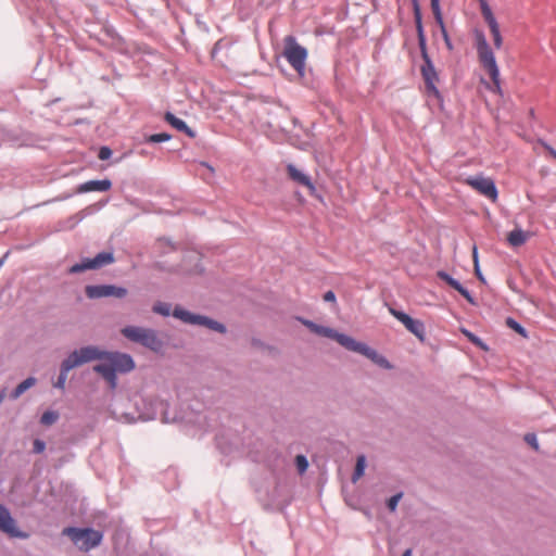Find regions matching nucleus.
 Listing matches in <instances>:
<instances>
[{
    "mask_svg": "<svg viewBox=\"0 0 556 556\" xmlns=\"http://www.w3.org/2000/svg\"><path fill=\"white\" fill-rule=\"evenodd\" d=\"M366 457L365 455L357 456L354 472L352 475V481L355 483L365 472Z\"/></svg>",
    "mask_w": 556,
    "mask_h": 556,
    "instance_id": "nucleus-26",
    "label": "nucleus"
},
{
    "mask_svg": "<svg viewBox=\"0 0 556 556\" xmlns=\"http://www.w3.org/2000/svg\"><path fill=\"white\" fill-rule=\"evenodd\" d=\"M525 441L531 445L535 451L539 450V443H538V439H536V435L534 433H527L525 435Z\"/></svg>",
    "mask_w": 556,
    "mask_h": 556,
    "instance_id": "nucleus-37",
    "label": "nucleus"
},
{
    "mask_svg": "<svg viewBox=\"0 0 556 556\" xmlns=\"http://www.w3.org/2000/svg\"><path fill=\"white\" fill-rule=\"evenodd\" d=\"M155 403H156V405L160 406V408L162 410V421L163 422H168L169 419H168V417H167V415L165 413V408H166L167 404H165L163 401H156Z\"/></svg>",
    "mask_w": 556,
    "mask_h": 556,
    "instance_id": "nucleus-42",
    "label": "nucleus"
},
{
    "mask_svg": "<svg viewBox=\"0 0 556 556\" xmlns=\"http://www.w3.org/2000/svg\"><path fill=\"white\" fill-rule=\"evenodd\" d=\"M437 275L442 281L446 282L451 288L458 291L470 304H476L471 293L457 279L453 278L450 274L443 270L438 271Z\"/></svg>",
    "mask_w": 556,
    "mask_h": 556,
    "instance_id": "nucleus-18",
    "label": "nucleus"
},
{
    "mask_svg": "<svg viewBox=\"0 0 556 556\" xmlns=\"http://www.w3.org/2000/svg\"><path fill=\"white\" fill-rule=\"evenodd\" d=\"M490 31L493 37L494 47L496 49H501L502 45H503V38L501 35L500 25H492V27L490 28Z\"/></svg>",
    "mask_w": 556,
    "mask_h": 556,
    "instance_id": "nucleus-31",
    "label": "nucleus"
},
{
    "mask_svg": "<svg viewBox=\"0 0 556 556\" xmlns=\"http://www.w3.org/2000/svg\"><path fill=\"white\" fill-rule=\"evenodd\" d=\"M472 257H473V263L475 265L476 264H479V261H478V250H477V247L475 245L473 249H472Z\"/></svg>",
    "mask_w": 556,
    "mask_h": 556,
    "instance_id": "nucleus-45",
    "label": "nucleus"
},
{
    "mask_svg": "<svg viewBox=\"0 0 556 556\" xmlns=\"http://www.w3.org/2000/svg\"><path fill=\"white\" fill-rule=\"evenodd\" d=\"M114 263L113 252H100L93 258H85L80 263L74 264L70 267V274H78L89 269H99L106 265Z\"/></svg>",
    "mask_w": 556,
    "mask_h": 556,
    "instance_id": "nucleus-7",
    "label": "nucleus"
},
{
    "mask_svg": "<svg viewBox=\"0 0 556 556\" xmlns=\"http://www.w3.org/2000/svg\"><path fill=\"white\" fill-rule=\"evenodd\" d=\"M545 148H546V150L549 152V154H551L554 159H556V151H555L552 147H549V146H545Z\"/></svg>",
    "mask_w": 556,
    "mask_h": 556,
    "instance_id": "nucleus-46",
    "label": "nucleus"
},
{
    "mask_svg": "<svg viewBox=\"0 0 556 556\" xmlns=\"http://www.w3.org/2000/svg\"><path fill=\"white\" fill-rule=\"evenodd\" d=\"M475 275L477 276V278H478L481 282H485L484 276L482 275V273H481V270H480V266H479V264H476V266H475Z\"/></svg>",
    "mask_w": 556,
    "mask_h": 556,
    "instance_id": "nucleus-44",
    "label": "nucleus"
},
{
    "mask_svg": "<svg viewBox=\"0 0 556 556\" xmlns=\"http://www.w3.org/2000/svg\"><path fill=\"white\" fill-rule=\"evenodd\" d=\"M155 417H156L155 414H151V415L144 416L143 419L149 420V419H154Z\"/></svg>",
    "mask_w": 556,
    "mask_h": 556,
    "instance_id": "nucleus-47",
    "label": "nucleus"
},
{
    "mask_svg": "<svg viewBox=\"0 0 556 556\" xmlns=\"http://www.w3.org/2000/svg\"><path fill=\"white\" fill-rule=\"evenodd\" d=\"M401 556H412V549H406Z\"/></svg>",
    "mask_w": 556,
    "mask_h": 556,
    "instance_id": "nucleus-48",
    "label": "nucleus"
},
{
    "mask_svg": "<svg viewBox=\"0 0 556 556\" xmlns=\"http://www.w3.org/2000/svg\"><path fill=\"white\" fill-rule=\"evenodd\" d=\"M323 298L325 302H336V294L331 290L327 291Z\"/></svg>",
    "mask_w": 556,
    "mask_h": 556,
    "instance_id": "nucleus-43",
    "label": "nucleus"
},
{
    "mask_svg": "<svg viewBox=\"0 0 556 556\" xmlns=\"http://www.w3.org/2000/svg\"><path fill=\"white\" fill-rule=\"evenodd\" d=\"M480 2H481L482 16H483L484 21L486 22V24L489 25V27L491 28L492 25H498L488 2L485 0H480Z\"/></svg>",
    "mask_w": 556,
    "mask_h": 556,
    "instance_id": "nucleus-25",
    "label": "nucleus"
},
{
    "mask_svg": "<svg viewBox=\"0 0 556 556\" xmlns=\"http://www.w3.org/2000/svg\"><path fill=\"white\" fill-rule=\"evenodd\" d=\"M111 156H112V150L109 147L104 146V147L100 148L99 153H98V157L101 161H106Z\"/></svg>",
    "mask_w": 556,
    "mask_h": 556,
    "instance_id": "nucleus-36",
    "label": "nucleus"
},
{
    "mask_svg": "<svg viewBox=\"0 0 556 556\" xmlns=\"http://www.w3.org/2000/svg\"><path fill=\"white\" fill-rule=\"evenodd\" d=\"M349 351L366 356L367 358H369L370 361H372L375 364L382 368H392V365L383 355L379 354L376 350L369 348L367 344L356 341L355 339L352 345L350 346Z\"/></svg>",
    "mask_w": 556,
    "mask_h": 556,
    "instance_id": "nucleus-14",
    "label": "nucleus"
},
{
    "mask_svg": "<svg viewBox=\"0 0 556 556\" xmlns=\"http://www.w3.org/2000/svg\"><path fill=\"white\" fill-rule=\"evenodd\" d=\"M99 356L100 354L97 352V346L93 345H86L71 352L61 363L60 374L54 383V388L64 390L67 375L72 369L89 362L97 361V357Z\"/></svg>",
    "mask_w": 556,
    "mask_h": 556,
    "instance_id": "nucleus-3",
    "label": "nucleus"
},
{
    "mask_svg": "<svg viewBox=\"0 0 556 556\" xmlns=\"http://www.w3.org/2000/svg\"><path fill=\"white\" fill-rule=\"evenodd\" d=\"M528 239L527 232L520 228H516L508 233L507 241L511 247H520L526 243Z\"/></svg>",
    "mask_w": 556,
    "mask_h": 556,
    "instance_id": "nucleus-22",
    "label": "nucleus"
},
{
    "mask_svg": "<svg viewBox=\"0 0 556 556\" xmlns=\"http://www.w3.org/2000/svg\"><path fill=\"white\" fill-rule=\"evenodd\" d=\"M467 184L485 198L492 201H495L497 199V188L495 186V182L491 178L481 175L476 177H469L467 179Z\"/></svg>",
    "mask_w": 556,
    "mask_h": 556,
    "instance_id": "nucleus-12",
    "label": "nucleus"
},
{
    "mask_svg": "<svg viewBox=\"0 0 556 556\" xmlns=\"http://www.w3.org/2000/svg\"><path fill=\"white\" fill-rule=\"evenodd\" d=\"M0 530L10 538L27 539L29 536L28 533L18 530L9 509L2 504H0Z\"/></svg>",
    "mask_w": 556,
    "mask_h": 556,
    "instance_id": "nucleus-13",
    "label": "nucleus"
},
{
    "mask_svg": "<svg viewBox=\"0 0 556 556\" xmlns=\"http://www.w3.org/2000/svg\"><path fill=\"white\" fill-rule=\"evenodd\" d=\"M402 496H403V493L399 492V493L392 495L388 500L387 507L389 508L390 511H395L396 510V507H397L399 502L401 501Z\"/></svg>",
    "mask_w": 556,
    "mask_h": 556,
    "instance_id": "nucleus-33",
    "label": "nucleus"
},
{
    "mask_svg": "<svg viewBox=\"0 0 556 556\" xmlns=\"http://www.w3.org/2000/svg\"><path fill=\"white\" fill-rule=\"evenodd\" d=\"M5 257H7V254L2 258H0V266H2V264L4 263Z\"/></svg>",
    "mask_w": 556,
    "mask_h": 556,
    "instance_id": "nucleus-49",
    "label": "nucleus"
},
{
    "mask_svg": "<svg viewBox=\"0 0 556 556\" xmlns=\"http://www.w3.org/2000/svg\"><path fill=\"white\" fill-rule=\"evenodd\" d=\"M412 7H413L415 26H416V31H417L418 46H419L420 54H421V58L424 61V63L420 67V73H421L422 79L425 81L427 92L431 96H434L435 98H439L440 91L437 88V83L439 81V76H438L437 70L434 67V64L428 53L427 38L425 35L419 0H412Z\"/></svg>",
    "mask_w": 556,
    "mask_h": 556,
    "instance_id": "nucleus-1",
    "label": "nucleus"
},
{
    "mask_svg": "<svg viewBox=\"0 0 556 556\" xmlns=\"http://www.w3.org/2000/svg\"><path fill=\"white\" fill-rule=\"evenodd\" d=\"M152 311L155 314H159V315L167 317V316L170 315V304L164 303V302H156L153 305Z\"/></svg>",
    "mask_w": 556,
    "mask_h": 556,
    "instance_id": "nucleus-29",
    "label": "nucleus"
},
{
    "mask_svg": "<svg viewBox=\"0 0 556 556\" xmlns=\"http://www.w3.org/2000/svg\"><path fill=\"white\" fill-rule=\"evenodd\" d=\"M112 187V181L110 179L102 180H88L84 184H80L77 188L78 193H86L92 191L104 192L110 190Z\"/></svg>",
    "mask_w": 556,
    "mask_h": 556,
    "instance_id": "nucleus-19",
    "label": "nucleus"
},
{
    "mask_svg": "<svg viewBox=\"0 0 556 556\" xmlns=\"http://www.w3.org/2000/svg\"><path fill=\"white\" fill-rule=\"evenodd\" d=\"M295 466L300 473H304L308 468V460L304 455H298L295 457Z\"/></svg>",
    "mask_w": 556,
    "mask_h": 556,
    "instance_id": "nucleus-32",
    "label": "nucleus"
},
{
    "mask_svg": "<svg viewBox=\"0 0 556 556\" xmlns=\"http://www.w3.org/2000/svg\"><path fill=\"white\" fill-rule=\"evenodd\" d=\"M283 56L287 59L289 64L294 71L301 76L305 73V62L307 59V50L303 46L299 45L294 36H287L283 40Z\"/></svg>",
    "mask_w": 556,
    "mask_h": 556,
    "instance_id": "nucleus-5",
    "label": "nucleus"
},
{
    "mask_svg": "<svg viewBox=\"0 0 556 556\" xmlns=\"http://www.w3.org/2000/svg\"><path fill=\"white\" fill-rule=\"evenodd\" d=\"M65 534H68L75 543H78L79 541H84V543L87 545V547H94L101 543L102 540V533L100 531L86 528V529H79V528H66L63 531Z\"/></svg>",
    "mask_w": 556,
    "mask_h": 556,
    "instance_id": "nucleus-10",
    "label": "nucleus"
},
{
    "mask_svg": "<svg viewBox=\"0 0 556 556\" xmlns=\"http://www.w3.org/2000/svg\"><path fill=\"white\" fill-rule=\"evenodd\" d=\"M84 218V214L81 212L70 216L63 222L59 223V227L61 230H72L75 228Z\"/></svg>",
    "mask_w": 556,
    "mask_h": 556,
    "instance_id": "nucleus-24",
    "label": "nucleus"
},
{
    "mask_svg": "<svg viewBox=\"0 0 556 556\" xmlns=\"http://www.w3.org/2000/svg\"><path fill=\"white\" fill-rule=\"evenodd\" d=\"M430 7L432 10L435 23L438 24V26L440 28V31L443 33V31L447 30L444 20H443L441 7H440V0H430Z\"/></svg>",
    "mask_w": 556,
    "mask_h": 556,
    "instance_id": "nucleus-23",
    "label": "nucleus"
},
{
    "mask_svg": "<svg viewBox=\"0 0 556 556\" xmlns=\"http://www.w3.org/2000/svg\"><path fill=\"white\" fill-rule=\"evenodd\" d=\"M287 173H288L289 178L292 181H294L295 184H298L300 186L306 187L308 189L311 195L316 194V187L307 174L300 170L293 164L287 165Z\"/></svg>",
    "mask_w": 556,
    "mask_h": 556,
    "instance_id": "nucleus-15",
    "label": "nucleus"
},
{
    "mask_svg": "<svg viewBox=\"0 0 556 556\" xmlns=\"http://www.w3.org/2000/svg\"><path fill=\"white\" fill-rule=\"evenodd\" d=\"M299 320L305 326L307 327L312 332L316 333V329L318 328V324L312 321V320H308V319H304V318H299Z\"/></svg>",
    "mask_w": 556,
    "mask_h": 556,
    "instance_id": "nucleus-40",
    "label": "nucleus"
},
{
    "mask_svg": "<svg viewBox=\"0 0 556 556\" xmlns=\"http://www.w3.org/2000/svg\"><path fill=\"white\" fill-rule=\"evenodd\" d=\"M98 354H100L97 359H108L111 361L115 372H129L135 368V362L129 354L119 353V352H105L101 351L97 348Z\"/></svg>",
    "mask_w": 556,
    "mask_h": 556,
    "instance_id": "nucleus-9",
    "label": "nucleus"
},
{
    "mask_svg": "<svg viewBox=\"0 0 556 556\" xmlns=\"http://www.w3.org/2000/svg\"><path fill=\"white\" fill-rule=\"evenodd\" d=\"M299 320L305 326L307 327L312 332L316 333V329L318 328V324L312 321V320H308V319H304V318H299Z\"/></svg>",
    "mask_w": 556,
    "mask_h": 556,
    "instance_id": "nucleus-39",
    "label": "nucleus"
},
{
    "mask_svg": "<svg viewBox=\"0 0 556 556\" xmlns=\"http://www.w3.org/2000/svg\"><path fill=\"white\" fill-rule=\"evenodd\" d=\"M104 362L93 366V371L103 377L110 384L111 389H115L117 384V377L111 361L103 359Z\"/></svg>",
    "mask_w": 556,
    "mask_h": 556,
    "instance_id": "nucleus-17",
    "label": "nucleus"
},
{
    "mask_svg": "<svg viewBox=\"0 0 556 556\" xmlns=\"http://www.w3.org/2000/svg\"><path fill=\"white\" fill-rule=\"evenodd\" d=\"M475 47L482 67L488 71L494 87L491 89L493 92L501 93L500 70L493 50L491 49L485 35L482 30L476 29Z\"/></svg>",
    "mask_w": 556,
    "mask_h": 556,
    "instance_id": "nucleus-2",
    "label": "nucleus"
},
{
    "mask_svg": "<svg viewBox=\"0 0 556 556\" xmlns=\"http://www.w3.org/2000/svg\"><path fill=\"white\" fill-rule=\"evenodd\" d=\"M389 312L392 316H394L399 321H401L405 328L412 332L416 338H418L421 342L425 341L426 338V328L421 320L414 319L408 314L395 309L393 307L389 308Z\"/></svg>",
    "mask_w": 556,
    "mask_h": 556,
    "instance_id": "nucleus-11",
    "label": "nucleus"
},
{
    "mask_svg": "<svg viewBox=\"0 0 556 556\" xmlns=\"http://www.w3.org/2000/svg\"><path fill=\"white\" fill-rule=\"evenodd\" d=\"M463 332L469 339V341L472 342L475 345L480 346V348L486 350V345L476 334H473L472 332H470L468 330H464Z\"/></svg>",
    "mask_w": 556,
    "mask_h": 556,
    "instance_id": "nucleus-34",
    "label": "nucleus"
},
{
    "mask_svg": "<svg viewBox=\"0 0 556 556\" xmlns=\"http://www.w3.org/2000/svg\"><path fill=\"white\" fill-rule=\"evenodd\" d=\"M165 121L177 130L186 134L189 138L195 137V132L186 124V122L181 118H178L173 113L166 112Z\"/></svg>",
    "mask_w": 556,
    "mask_h": 556,
    "instance_id": "nucleus-20",
    "label": "nucleus"
},
{
    "mask_svg": "<svg viewBox=\"0 0 556 556\" xmlns=\"http://www.w3.org/2000/svg\"><path fill=\"white\" fill-rule=\"evenodd\" d=\"M172 138V136L167 132H160V134H153L147 137L146 141L148 143H161L168 141Z\"/></svg>",
    "mask_w": 556,
    "mask_h": 556,
    "instance_id": "nucleus-30",
    "label": "nucleus"
},
{
    "mask_svg": "<svg viewBox=\"0 0 556 556\" xmlns=\"http://www.w3.org/2000/svg\"><path fill=\"white\" fill-rule=\"evenodd\" d=\"M441 35H442V38H443V40L445 42V46H446L447 50L448 51H453L454 46H453V42H452V40L450 38V35H448L447 30L441 33Z\"/></svg>",
    "mask_w": 556,
    "mask_h": 556,
    "instance_id": "nucleus-41",
    "label": "nucleus"
},
{
    "mask_svg": "<svg viewBox=\"0 0 556 556\" xmlns=\"http://www.w3.org/2000/svg\"><path fill=\"white\" fill-rule=\"evenodd\" d=\"M85 293L91 300L110 296L123 299L127 295L128 290L115 285H88L85 288Z\"/></svg>",
    "mask_w": 556,
    "mask_h": 556,
    "instance_id": "nucleus-8",
    "label": "nucleus"
},
{
    "mask_svg": "<svg viewBox=\"0 0 556 556\" xmlns=\"http://www.w3.org/2000/svg\"><path fill=\"white\" fill-rule=\"evenodd\" d=\"M46 450V442L40 439H35L33 442V452L35 454H41Z\"/></svg>",
    "mask_w": 556,
    "mask_h": 556,
    "instance_id": "nucleus-35",
    "label": "nucleus"
},
{
    "mask_svg": "<svg viewBox=\"0 0 556 556\" xmlns=\"http://www.w3.org/2000/svg\"><path fill=\"white\" fill-rule=\"evenodd\" d=\"M316 334L336 340L341 346L349 351L352 345L354 338L338 332L336 329L319 325L316 329Z\"/></svg>",
    "mask_w": 556,
    "mask_h": 556,
    "instance_id": "nucleus-16",
    "label": "nucleus"
},
{
    "mask_svg": "<svg viewBox=\"0 0 556 556\" xmlns=\"http://www.w3.org/2000/svg\"><path fill=\"white\" fill-rule=\"evenodd\" d=\"M67 198H68V195H64L62 198H56V200H63V199H67Z\"/></svg>",
    "mask_w": 556,
    "mask_h": 556,
    "instance_id": "nucleus-50",
    "label": "nucleus"
},
{
    "mask_svg": "<svg viewBox=\"0 0 556 556\" xmlns=\"http://www.w3.org/2000/svg\"><path fill=\"white\" fill-rule=\"evenodd\" d=\"M226 46H227V42H225L224 39H219L218 41H216L212 49V52H211L212 58H215L217 52L220 51Z\"/></svg>",
    "mask_w": 556,
    "mask_h": 556,
    "instance_id": "nucleus-38",
    "label": "nucleus"
},
{
    "mask_svg": "<svg viewBox=\"0 0 556 556\" xmlns=\"http://www.w3.org/2000/svg\"><path fill=\"white\" fill-rule=\"evenodd\" d=\"M59 419V414L54 410H46L40 417V424L43 426H51Z\"/></svg>",
    "mask_w": 556,
    "mask_h": 556,
    "instance_id": "nucleus-27",
    "label": "nucleus"
},
{
    "mask_svg": "<svg viewBox=\"0 0 556 556\" xmlns=\"http://www.w3.org/2000/svg\"><path fill=\"white\" fill-rule=\"evenodd\" d=\"M506 325L507 327H509L511 330L516 331L517 333H519L520 336H522L523 338H527L528 337V333H527V330L523 326H521L516 319H514L513 317H507L506 318Z\"/></svg>",
    "mask_w": 556,
    "mask_h": 556,
    "instance_id": "nucleus-28",
    "label": "nucleus"
},
{
    "mask_svg": "<svg viewBox=\"0 0 556 556\" xmlns=\"http://www.w3.org/2000/svg\"><path fill=\"white\" fill-rule=\"evenodd\" d=\"M173 316L188 325L203 326L219 333H225L227 331L224 324L207 316L191 313L179 305L175 306Z\"/></svg>",
    "mask_w": 556,
    "mask_h": 556,
    "instance_id": "nucleus-6",
    "label": "nucleus"
},
{
    "mask_svg": "<svg viewBox=\"0 0 556 556\" xmlns=\"http://www.w3.org/2000/svg\"><path fill=\"white\" fill-rule=\"evenodd\" d=\"M121 333L129 341L139 343L153 352H160L164 346V342L154 329L126 326L121 330Z\"/></svg>",
    "mask_w": 556,
    "mask_h": 556,
    "instance_id": "nucleus-4",
    "label": "nucleus"
},
{
    "mask_svg": "<svg viewBox=\"0 0 556 556\" xmlns=\"http://www.w3.org/2000/svg\"><path fill=\"white\" fill-rule=\"evenodd\" d=\"M36 378L35 377H28L21 383L16 386V388L10 393L11 400H17L24 392H26L28 389L34 387L36 384Z\"/></svg>",
    "mask_w": 556,
    "mask_h": 556,
    "instance_id": "nucleus-21",
    "label": "nucleus"
}]
</instances>
